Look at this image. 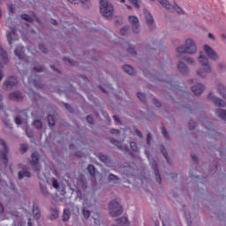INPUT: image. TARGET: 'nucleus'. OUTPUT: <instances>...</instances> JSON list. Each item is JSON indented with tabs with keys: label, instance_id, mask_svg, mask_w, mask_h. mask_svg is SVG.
Wrapping results in <instances>:
<instances>
[{
	"label": "nucleus",
	"instance_id": "nucleus-1",
	"mask_svg": "<svg viewBox=\"0 0 226 226\" xmlns=\"http://www.w3.org/2000/svg\"><path fill=\"white\" fill-rule=\"evenodd\" d=\"M177 54H186L187 56H195L199 49L197 48V43L192 38L185 40V43L178 46L177 49Z\"/></svg>",
	"mask_w": 226,
	"mask_h": 226
},
{
	"label": "nucleus",
	"instance_id": "nucleus-2",
	"mask_svg": "<svg viewBox=\"0 0 226 226\" xmlns=\"http://www.w3.org/2000/svg\"><path fill=\"white\" fill-rule=\"evenodd\" d=\"M100 12L108 20L114 17V6L109 0H100Z\"/></svg>",
	"mask_w": 226,
	"mask_h": 226
},
{
	"label": "nucleus",
	"instance_id": "nucleus-3",
	"mask_svg": "<svg viewBox=\"0 0 226 226\" xmlns=\"http://www.w3.org/2000/svg\"><path fill=\"white\" fill-rule=\"evenodd\" d=\"M108 208L109 215L111 218H117V216H121V215H123V205L116 200L109 201Z\"/></svg>",
	"mask_w": 226,
	"mask_h": 226
},
{
	"label": "nucleus",
	"instance_id": "nucleus-4",
	"mask_svg": "<svg viewBox=\"0 0 226 226\" xmlns=\"http://www.w3.org/2000/svg\"><path fill=\"white\" fill-rule=\"evenodd\" d=\"M203 50L208 59H211L212 61H218L220 59V56H218V53L213 49L209 45H204L203 46Z\"/></svg>",
	"mask_w": 226,
	"mask_h": 226
},
{
	"label": "nucleus",
	"instance_id": "nucleus-5",
	"mask_svg": "<svg viewBox=\"0 0 226 226\" xmlns=\"http://www.w3.org/2000/svg\"><path fill=\"white\" fill-rule=\"evenodd\" d=\"M129 23L132 26V33L139 34L140 33V21L137 16H129Z\"/></svg>",
	"mask_w": 226,
	"mask_h": 226
},
{
	"label": "nucleus",
	"instance_id": "nucleus-6",
	"mask_svg": "<svg viewBox=\"0 0 226 226\" xmlns=\"http://www.w3.org/2000/svg\"><path fill=\"white\" fill-rule=\"evenodd\" d=\"M208 102H212L215 105V107H220V108H225L226 102L222 99H220L219 97L215 96L213 92H210L207 95Z\"/></svg>",
	"mask_w": 226,
	"mask_h": 226
},
{
	"label": "nucleus",
	"instance_id": "nucleus-7",
	"mask_svg": "<svg viewBox=\"0 0 226 226\" xmlns=\"http://www.w3.org/2000/svg\"><path fill=\"white\" fill-rule=\"evenodd\" d=\"M0 146L4 147V149L0 152L2 160L4 163V165H8V153H10V148L8 147V145H6V141H4L3 139H0Z\"/></svg>",
	"mask_w": 226,
	"mask_h": 226
},
{
	"label": "nucleus",
	"instance_id": "nucleus-8",
	"mask_svg": "<svg viewBox=\"0 0 226 226\" xmlns=\"http://www.w3.org/2000/svg\"><path fill=\"white\" fill-rule=\"evenodd\" d=\"M17 84H19V80L15 77L11 76L4 82V89L5 91H11Z\"/></svg>",
	"mask_w": 226,
	"mask_h": 226
},
{
	"label": "nucleus",
	"instance_id": "nucleus-9",
	"mask_svg": "<svg viewBox=\"0 0 226 226\" xmlns=\"http://www.w3.org/2000/svg\"><path fill=\"white\" fill-rule=\"evenodd\" d=\"M31 159V166L33 167L35 172H38V170H40V165L38 164V162H40V155L38 154V153L34 152L32 154Z\"/></svg>",
	"mask_w": 226,
	"mask_h": 226
},
{
	"label": "nucleus",
	"instance_id": "nucleus-10",
	"mask_svg": "<svg viewBox=\"0 0 226 226\" xmlns=\"http://www.w3.org/2000/svg\"><path fill=\"white\" fill-rule=\"evenodd\" d=\"M150 164L154 172L156 182L158 183V185H162V177L160 176V170H158V166L156 165V161H151Z\"/></svg>",
	"mask_w": 226,
	"mask_h": 226
},
{
	"label": "nucleus",
	"instance_id": "nucleus-11",
	"mask_svg": "<svg viewBox=\"0 0 226 226\" xmlns=\"http://www.w3.org/2000/svg\"><path fill=\"white\" fill-rule=\"evenodd\" d=\"M204 89H206V87L202 83H198L192 87V91L196 96H200L204 93Z\"/></svg>",
	"mask_w": 226,
	"mask_h": 226
},
{
	"label": "nucleus",
	"instance_id": "nucleus-12",
	"mask_svg": "<svg viewBox=\"0 0 226 226\" xmlns=\"http://www.w3.org/2000/svg\"><path fill=\"white\" fill-rule=\"evenodd\" d=\"M211 72H212L211 66H207V67H204L202 69H198L196 71V74L200 79H206V77H207V74L211 73Z\"/></svg>",
	"mask_w": 226,
	"mask_h": 226
},
{
	"label": "nucleus",
	"instance_id": "nucleus-13",
	"mask_svg": "<svg viewBox=\"0 0 226 226\" xmlns=\"http://www.w3.org/2000/svg\"><path fill=\"white\" fill-rule=\"evenodd\" d=\"M97 158L100 160V162L104 163V165L109 166L110 165V163H112V160L110 159V157L105 154H97Z\"/></svg>",
	"mask_w": 226,
	"mask_h": 226
},
{
	"label": "nucleus",
	"instance_id": "nucleus-14",
	"mask_svg": "<svg viewBox=\"0 0 226 226\" xmlns=\"http://www.w3.org/2000/svg\"><path fill=\"white\" fill-rule=\"evenodd\" d=\"M198 61L200 64H201V66H203L204 68H207V66H211L209 64V59L207 58V56L202 55V53H200V56H198Z\"/></svg>",
	"mask_w": 226,
	"mask_h": 226
},
{
	"label": "nucleus",
	"instance_id": "nucleus-15",
	"mask_svg": "<svg viewBox=\"0 0 226 226\" xmlns=\"http://www.w3.org/2000/svg\"><path fill=\"white\" fill-rule=\"evenodd\" d=\"M178 71L182 75H188L190 73V69L188 68V65L185 64L184 62H179L177 64Z\"/></svg>",
	"mask_w": 226,
	"mask_h": 226
},
{
	"label": "nucleus",
	"instance_id": "nucleus-16",
	"mask_svg": "<svg viewBox=\"0 0 226 226\" xmlns=\"http://www.w3.org/2000/svg\"><path fill=\"white\" fill-rule=\"evenodd\" d=\"M216 117L221 119L222 121L226 122V109H216L215 111Z\"/></svg>",
	"mask_w": 226,
	"mask_h": 226
},
{
	"label": "nucleus",
	"instance_id": "nucleus-17",
	"mask_svg": "<svg viewBox=\"0 0 226 226\" xmlns=\"http://www.w3.org/2000/svg\"><path fill=\"white\" fill-rule=\"evenodd\" d=\"M9 99L11 100V102H19V100H22V93L16 91L9 94Z\"/></svg>",
	"mask_w": 226,
	"mask_h": 226
},
{
	"label": "nucleus",
	"instance_id": "nucleus-18",
	"mask_svg": "<svg viewBox=\"0 0 226 226\" xmlns=\"http://www.w3.org/2000/svg\"><path fill=\"white\" fill-rule=\"evenodd\" d=\"M107 179L108 182L113 183V185H119V182L121 181V178L114 174H109Z\"/></svg>",
	"mask_w": 226,
	"mask_h": 226
},
{
	"label": "nucleus",
	"instance_id": "nucleus-19",
	"mask_svg": "<svg viewBox=\"0 0 226 226\" xmlns=\"http://www.w3.org/2000/svg\"><path fill=\"white\" fill-rule=\"evenodd\" d=\"M24 177H31V172L23 169L20 171H19L18 178L21 181V179H24Z\"/></svg>",
	"mask_w": 226,
	"mask_h": 226
},
{
	"label": "nucleus",
	"instance_id": "nucleus-20",
	"mask_svg": "<svg viewBox=\"0 0 226 226\" xmlns=\"http://www.w3.org/2000/svg\"><path fill=\"white\" fill-rule=\"evenodd\" d=\"M117 225L119 226H129L130 222H128V218L122 216L116 220Z\"/></svg>",
	"mask_w": 226,
	"mask_h": 226
},
{
	"label": "nucleus",
	"instance_id": "nucleus-21",
	"mask_svg": "<svg viewBox=\"0 0 226 226\" xmlns=\"http://www.w3.org/2000/svg\"><path fill=\"white\" fill-rule=\"evenodd\" d=\"M145 20L147 26H153L154 24V19H153V15L149 12H145Z\"/></svg>",
	"mask_w": 226,
	"mask_h": 226
},
{
	"label": "nucleus",
	"instance_id": "nucleus-22",
	"mask_svg": "<svg viewBox=\"0 0 226 226\" xmlns=\"http://www.w3.org/2000/svg\"><path fill=\"white\" fill-rule=\"evenodd\" d=\"M158 3H160L162 8H166V10H172V4H170L169 0H158Z\"/></svg>",
	"mask_w": 226,
	"mask_h": 226
},
{
	"label": "nucleus",
	"instance_id": "nucleus-23",
	"mask_svg": "<svg viewBox=\"0 0 226 226\" xmlns=\"http://www.w3.org/2000/svg\"><path fill=\"white\" fill-rule=\"evenodd\" d=\"M171 10H174L178 15H185V11L177 3L171 4Z\"/></svg>",
	"mask_w": 226,
	"mask_h": 226
},
{
	"label": "nucleus",
	"instance_id": "nucleus-24",
	"mask_svg": "<svg viewBox=\"0 0 226 226\" xmlns=\"http://www.w3.org/2000/svg\"><path fill=\"white\" fill-rule=\"evenodd\" d=\"M182 59H183V61H185L187 64L195 66V59H193V57L184 55V56H182Z\"/></svg>",
	"mask_w": 226,
	"mask_h": 226
},
{
	"label": "nucleus",
	"instance_id": "nucleus-25",
	"mask_svg": "<svg viewBox=\"0 0 226 226\" xmlns=\"http://www.w3.org/2000/svg\"><path fill=\"white\" fill-rule=\"evenodd\" d=\"M23 49H24V47L18 46L14 51L15 56H17V57H19V59H22V57H24V51H22Z\"/></svg>",
	"mask_w": 226,
	"mask_h": 226
},
{
	"label": "nucleus",
	"instance_id": "nucleus-26",
	"mask_svg": "<svg viewBox=\"0 0 226 226\" xmlns=\"http://www.w3.org/2000/svg\"><path fill=\"white\" fill-rule=\"evenodd\" d=\"M87 170H88L90 176H92L93 177H94V176H96V174H98V170H96V167H94V165H93V164H89L87 166Z\"/></svg>",
	"mask_w": 226,
	"mask_h": 226
},
{
	"label": "nucleus",
	"instance_id": "nucleus-27",
	"mask_svg": "<svg viewBox=\"0 0 226 226\" xmlns=\"http://www.w3.org/2000/svg\"><path fill=\"white\" fill-rule=\"evenodd\" d=\"M0 57L4 64H6V63H8V54H6V51L3 49H0Z\"/></svg>",
	"mask_w": 226,
	"mask_h": 226
},
{
	"label": "nucleus",
	"instance_id": "nucleus-28",
	"mask_svg": "<svg viewBox=\"0 0 226 226\" xmlns=\"http://www.w3.org/2000/svg\"><path fill=\"white\" fill-rule=\"evenodd\" d=\"M123 69L125 73H128V75H135V70H133V67L129 64L124 65Z\"/></svg>",
	"mask_w": 226,
	"mask_h": 226
},
{
	"label": "nucleus",
	"instance_id": "nucleus-29",
	"mask_svg": "<svg viewBox=\"0 0 226 226\" xmlns=\"http://www.w3.org/2000/svg\"><path fill=\"white\" fill-rule=\"evenodd\" d=\"M33 215H34V217L35 218V220H38L39 218H41V215L40 212V208L38 207H33Z\"/></svg>",
	"mask_w": 226,
	"mask_h": 226
},
{
	"label": "nucleus",
	"instance_id": "nucleus-30",
	"mask_svg": "<svg viewBox=\"0 0 226 226\" xmlns=\"http://www.w3.org/2000/svg\"><path fill=\"white\" fill-rule=\"evenodd\" d=\"M49 126L52 128V126H56V118L52 115H48L47 117Z\"/></svg>",
	"mask_w": 226,
	"mask_h": 226
},
{
	"label": "nucleus",
	"instance_id": "nucleus-31",
	"mask_svg": "<svg viewBox=\"0 0 226 226\" xmlns=\"http://www.w3.org/2000/svg\"><path fill=\"white\" fill-rule=\"evenodd\" d=\"M59 216V211L56 208H51V215L49 216L50 220H56Z\"/></svg>",
	"mask_w": 226,
	"mask_h": 226
},
{
	"label": "nucleus",
	"instance_id": "nucleus-32",
	"mask_svg": "<svg viewBox=\"0 0 226 226\" xmlns=\"http://www.w3.org/2000/svg\"><path fill=\"white\" fill-rule=\"evenodd\" d=\"M41 192H42L44 197H49V192L47 189V186L43 185L42 184H40Z\"/></svg>",
	"mask_w": 226,
	"mask_h": 226
},
{
	"label": "nucleus",
	"instance_id": "nucleus-33",
	"mask_svg": "<svg viewBox=\"0 0 226 226\" xmlns=\"http://www.w3.org/2000/svg\"><path fill=\"white\" fill-rule=\"evenodd\" d=\"M129 32H130V26H124L120 29V34H122V36H126V34H128Z\"/></svg>",
	"mask_w": 226,
	"mask_h": 226
},
{
	"label": "nucleus",
	"instance_id": "nucleus-34",
	"mask_svg": "<svg viewBox=\"0 0 226 226\" xmlns=\"http://www.w3.org/2000/svg\"><path fill=\"white\" fill-rule=\"evenodd\" d=\"M33 124L37 130L43 128V123L41 120H34Z\"/></svg>",
	"mask_w": 226,
	"mask_h": 226
},
{
	"label": "nucleus",
	"instance_id": "nucleus-35",
	"mask_svg": "<svg viewBox=\"0 0 226 226\" xmlns=\"http://www.w3.org/2000/svg\"><path fill=\"white\" fill-rule=\"evenodd\" d=\"M217 89H218L220 94H222V95L226 93V87L222 83H219L217 85Z\"/></svg>",
	"mask_w": 226,
	"mask_h": 226
},
{
	"label": "nucleus",
	"instance_id": "nucleus-36",
	"mask_svg": "<svg viewBox=\"0 0 226 226\" xmlns=\"http://www.w3.org/2000/svg\"><path fill=\"white\" fill-rule=\"evenodd\" d=\"M70 220V211L68 209L64 210L63 222H68Z\"/></svg>",
	"mask_w": 226,
	"mask_h": 226
},
{
	"label": "nucleus",
	"instance_id": "nucleus-37",
	"mask_svg": "<svg viewBox=\"0 0 226 226\" xmlns=\"http://www.w3.org/2000/svg\"><path fill=\"white\" fill-rule=\"evenodd\" d=\"M109 142H110L111 144H113L114 146H116L118 149H123V147L121 146V142H120L119 140L111 139L109 140Z\"/></svg>",
	"mask_w": 226,
	"mask_h": 226
},
{
	"label": "nucleus",
	"instance_id": "nucleus-38",
	"mask_svg": "<svg viewBox=\"0 0 226 226\" xmlns=\"http://www.w3.org/2000/svg\"><path fill=\"white\" fill-rule=\"evenodd\" d=\"M137 98H139V100L142 102V103H146V94H144L143 93H137Z\"/></svg>",
	"mask_w": 226,
	"mask_h": 226
},
{
	"label": "nucleus",
	"instance_id": "nucleus-39",
	"mask_svg": "<svg viewBox=\"0 0 226 226\" xmlns=\"http://www.w3.org/2000/svg\"><path fill=\"white\" fill-rule=\"evenodd\" d=\"M21 19H23V20H26V22H33V20H34L28 14H21Z\"/></svg>",
	"mask_w": 226,
	"mask_h": 226
},
{
	"label": "nucleus",
	"instance_id": "nucleus-40",
	"mask_svg": "<svg viewBox=\"0 0 226 226\" xmlns=\"http://www.w3.org/2000/svg\"><path fill=\"white\" fill-rule=\"evenodd\" d=\"M162 133L165 139H170L169 132L167 131V128H165L164 126L162 127Z\"/></svg>",
	"mask_w": 226,
	"mask_h": 226
},
{
	"label": "nucleus",
	"instance_id": "nucleus-41",
	"mask_svg": "<svg viewBox=\"0 0 226 226\" xmlns=\"http://www.w3.org/2000/svg\"><path fill=\"white\" fill-rule=\"evenodd\" d=\"M63 61L64 64H68L69 66H73L75 64V63H73V61L70 60L68 57H64Z\"/></svg>",
	"mask_w": 226,
	"mask_h": 226
},
{
	"label": "nucleus",
	"instance_id": "nucleus-42",
	"mask_svg": "<svg viewBox=\"0 0 226 226\" xmlns=\"http://www.w3.org/2000/svg\"><path fill=\"white\" fill-rule=\"evenodd\" d=\"M130 147L134 153H137V151H139V148L137 147V143L133 141L130 143Z\"/></svg>",
	"mask_w": 226,
	"mask_h": 226
},
{
	"label": "nucleus",
	"instance_id": "nucleus-43",
	"mask_svg": "<svg viewBox=\"0 0 226 226\" xmlns=\"http://www.w3.org/2000/svg\"><path fill=\"white\" fill-rule=\"evenodd\" d=\"M188 124L190 130H195V128L197 127V123L193 120H190Z\"/></svg>",
	"mask_w": 226,
	"mask_h": 226
},
{
	"label": "nucleus",
	"instance_id": "nucleus-44",
	"mask_svg": "<svg viewBox=\"0 0 226 226\" xmlns=\"http://www.w3.org/2000/svg\"><path fill=\"white\" fill-rule=\"evenodd\" d=\"M34 72H44L43 66L40 64L34 66Z\"/></svg>",
	"mask_w": 226,
	"mask_h": 226
},
{
	"label": "nucleus",
	"instance_id": "nucleus-45",
	"mask_svg": "<svg viewBox=\"0 0 226 226\" xmlns=\"http://www.w3.org/2000/svg\"><path fill=\"white\" fill-rule=\"evenodd\" d=\"M161 152H162L163 157L165 158L166 162H169V154H167V149H165V147H162Z\"/></svg>",
	"mask_w": 226,
	"mask_h": 226
},
{
	"label": "nucleus",
	"instance_id": "nucleus-46",
	"mask_svg": "<svg viewBox=\"0 0 226 226\" xmlns=\"http://www.w3.org/2000/svg\"><path fill=\"white\" fill-rule=\"evenodd\" d=\"M13 34H15V31L12 30L7 35V41L10 45H11V36H13Z\"/></svg>",
	"mask_w": 226,
	"mask_h": 226
},
{
	"label": "nucleus",
	"instance_id": "nucleus-47",
	"mask_svg": "<svg viewBox=\"0 0 226 226\" xmlns=\"http://www.w3.org/2000/svg\"><path fill=\"white\" fill-rule=\"evenodd\" d=\"M14 121H15L16 124H22L24 123V120L20 117V116H17L14 118Z\"/></svg>",
	"mask_w": 226,
	"mask_h": 226
},
{
	"label": "nucleus",
	"instance_id": "nucleus-48",
	"mask_svg": "<svg viewBox=\"0 0 226 226\" xmlns=\"http://www.w3.org/2000/svg\"><path fill=\"white\" fill-rule=\"evenodd\" d=\"M64 108L66 109V110H68V112H70V114H73V108H72V106H70V104L68 103H64Z\"/></svg>",
	"mask_w": 226,
	"mask_h": 226
},
{
	"label": "nucleus",
	"instance_id": "nucleus-49",
	"mask_svg": "<svg viewBox=\"0 0 226 226\" xmlns=\"http://www.w3.org/2000/svg\"><path fill=\"white\" fill-rule=\"evenodd\" d=\"M128 54H130L131 56H136L137 55V51L135 50V49L133 48H129L127 49Z\"/></svg>",
	"mask_w": 226,
	"mask_h": 226
},
{
	"label": "nucleus",
	"instance_id": "nucleus-50",
	"mask_svg": "<svg viewBox=\"0 0 226 226\" xmlns=\"http://www.w3.org/2000/svg\"><path fill=\"white\" fill-rule=\"evenodd\" d=\"M83 216H85V218H89V216H91V212L86 208H83Z\"/></svg>",
	"mask_w": 226,
	"mask_h": 226
},
{
	"label": "nucleus",
	"instance_id": "nucleus-51",
	"mask_svg": "<svg viewBox=\"0 0 226 226\" xmlns=\"http://www.w3.org/2000/svg\"><path fill=\"white\" fill-rule=\"evenodd\" d=\"M129 2L135 7V8H140L139 5V0H129Z\"/></svg>",
	"mask_w": 226,
	"mask_h": 226
},
{
	"label": "nucleus",
	"instance_id": "nucleus-52",
	"mask_svg": "<svg viewBox=\"0 0 226 226\" xmlns=\"http://www.w3.org/2000/svg\"><path fill=\"white\" fill-rule=\"evenodd\" d=\"M20 152L21 153H27V145H26V144H22L21 146H20Z\"/></svg>",
	"mask_w": 226,
	"mask_h": 226
},
{
	"label": "nucleus",
	"instance_id": "nucleus-53",
	"mask_svg": "<svg viewBox=\"0 0 226 226\" xmlns=\"http://www.w3.org/2000/svg\"><path fill=\"white\" fill-rule=\"evenodd\" d=\"M76 199H80V200H82V191L79 189L76 190Z\"/></svg>",
	"mask_w": 226,
	"mask_h": 226
},
{
	"label": "nucleus",
	"instance_id": "nucleus-54",
	"mask_svg": "<svg viewBox=\"0 0 226 226\" xmlns=\"http://www.w3.org/2000/svg\"><path fill=\"white\" fill-rule=\"evenodd\" d=\"M207 38L209 40H212V41H216V37L213 34H211V33L207 34Z\"/></svg>",
	"mask_w": 226,
	"mask_h": 226
},
{
	"label": "nucleus",
	"instance_id": "nucleus-55",
	"mask_svg": "<svg viewBox=\"0 0 226 226\" xmlns=\"http://www.w3.org/2000/svg\"><path fill=\"white\" fill-rule=\"evenodd\" d=\"M204 126L207 128V130H211V128H213V124L211 122H207L204 124Z\"/></svg>",
	"mask_w": 226,
	"mask_h": 226
},
{
	"label": "nucleus",
	"instance_id": "nucleus-56",
	"mask_svg": "<svg viewBox=\"0 0 226 226\" xmlns=\"http://www.w3.org/2000/svg\"><path fill=\"white\" fill-rule=\"evenodd\" d=\"M34 86L37 87V89H41L43 87V84L39 81H34Z\"/></svg>",
	"mask_w": 226,
	"mask_h": 226
},
{
	"label": "nucleus",
	"instance_id": "nucleus-57",
	"mask_svg": "<svg viewBox=\"0 0 226 226\" xmlns=\"http://www.w3.org/2000/svg\"><path fill=\"white\" fill-rule=\"evenodd\" d=\"M134 132H135L136 135H138V137H139V139H142V137H144V135L142 134V132H140V130L135 129Z\"/></svg>",
	"mask_w": 226,
	"mask_h": 226
},
{
	"label": "nucleus",
	"instance_id": "nucleus-58",
	"mask_svg": "<svg viewBox=\"0 0 226 226\" xmlns=\"http://www.w3.org/2000/svg\"><path fill=\"white\" fill-rule=\"evenodd\" d=\"M52 186L53 188H56V189L59 188V183H57L56 179L53 180Z\"/></svg>",
	"mask_w": 226,
	"mask_h": 226
},
{
	"label": "nucleus",
	"instance_id": "nucleus-59",
	"mask_svg": "<svg viewBox=\"0 0 226 226\" xmlns=\"http://www.w3.org/2000/svg\"><path fill=\"white\" fill-rule=\"evenodd\" d=\"M39 49L41 50L44 54L47 53V49L45 48V45L39 44Z\"/></svg>",
	"mask_w": 226,
	"mask_h": 226
},
{
	"label": "nucleus",
	"instance_id": "nucleus-60",
	"mask_svg": "<svg viewBox=\"0 0 226 226\" xmlns=\"http://www.w3.org/2000/svg\"><path fill=\"white\" fill-rule=\"evenodd\" d=\"M110 133H112V135H119L121 132L117 129H111Z\"/></svg>",
	"mask_w": 226,
	"mask_h": 226
},
{
	"label": "nucleus",
	"instance_id": "nucleus-61",
	"mask_svg": "<svg viewBox=\"0 0 226 226\" xmlns=\"http://www.w3.org/2000/svg\"><path fill=\"white\" fill-rule=\"evenodd\" d=\"M154 105H155V107H157L158 109L162 107V103H160L159 101L156 99H154Z\"/></svg>",
	"mask_w": 226,
	"mask_h": 226
},
{
	"label": "nucleus",
	"instance_id": "nucleus-62",
	"mask_svg": "<svg viewBox=\"0 0 226 226\" xmlns=\"http://www.w3.org/2000/svg\"><path fill=\"white\" fill-rule=\"evenodd\" d=\"M151 139H152V137H151V133H148L147 135V144L149 146V144H151Z\"/></svg>",
	"mask_w": 226,
	"mask_h": 226
},
{
	"label": "nucleus",
	"instance_id": "nucleus-63",
	"mask_svg": "<svg viewBox=\"0 0 226 226\" xmlns=\"http://www.w3.org/2000/svg\"><path fill=\"white\" fill-rule=\"evenodd\" d=\"M87 123H89V124H93V117H91L90 116L87 117Z\"/></svg>",
	"mask_w": 226,
	"mask_h": 226
},
{
	"label": "nucleus",
	"instance_id": "nucleus-64",
	"mask_svg": "<svg viewBox=\"0 0 226 226\" xmlns=\"http://www.w3.org/2000/svg\"><path fill=\"white\" fill-rule=\"evenodd\" d=\"M26 135H27V137H29V139H33V137H34L33 132H31V131H26Z\"/></svg>",
	"mask_w": 226,
	"mask_h": 226
}]
</instances>
